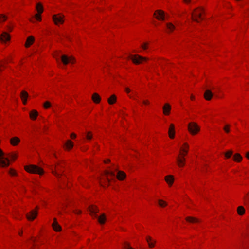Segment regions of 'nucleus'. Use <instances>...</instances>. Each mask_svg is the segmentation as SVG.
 Returning a JSON list of instances; mask_svg holds the SVG:
<instances>
[{"label": "nucleus", "instance_id": "1", "mask_svg": "<svg viewBox=\"0 0 249 249\" xmlns=\"http://www.w3.org/2000/svg\"><path fill=\"white\" fill-rule=\"evenodd\" d=\"M25 168L26 171L31 173L38 174L41 175L44 172L42 168L35 165L26 166Z\"/></svg>", "mask_w": 249, "mask_h": 249}, {"label": "nucleus", "instance_id": "2", "mask_svg": "<svg viewBox=\"0 0 249 249\" xmlns=\"http://www.w3.org/2000/svg\"><path fill=\"white\" fill-rule=\"evenodd\" d=\"M202 13V9L201 8H197L195 9L192 13V20L196 21L197 22H199L198 18H200L201 20H203V18L201 16Z\"/></svg>", "mask_w": 249, "mask_h": 249}, {"label": "nucleus", "instance_id": "3", "mask_svg": "<svg viewBox=\"0 0 249 249\" xmlns=\"http://www.w3.org/2000/svg\"><path fill=\"white\" fill-rule=\"evenodd\" d=\"M128 58L131 59L133 62L135 64H141L143 61H146L147 60V58L139 55H129Z\"/></svg>", "mask_w": 249, "mask_h": 249}, {"label": "nucleus", "instance_id": "4", "mask_svg": "<svg viewBox=\"0 0 249 249\" xmlns=\"http://www.w3.org/2000/svg\"><path fill=\"white\" fill-rule=\"evenodd\" d=\"M4 153L0 149V165L2 167L8 166L9 165V160L8 157L4 156Z\"/></svg>", "mask_w": 249, "mask_h": 249}, {"label": "nucleus", "instance_id": "5", "mask_svg": "<svg viewBox=\"0 0 249 249\" xmlns=\"http://www.w3.org/2000/svg\"><path fill=\"white\" fill-rule=\"evenodd\" d=\"M61 60L63 64L65 65L69 63L73 64L75 62V59L72 56L68 57L66 55H62L60 57Z\"/></svg>", "mask_w": 249, "mask_h": 249}, {"label": "nucleus", "instance_id": "6", "mask_svg": "<svg viewBox=\"0 0 249 249\" xmlns=\"http://www.w3.org/2000/svg\"><path fill=\"white\" fill-rule=\"evenodd\" d=\"M63 18V15L60 14L54 15L53 16V21L56 25H58V24H62L64 22Z\"/></svg>", "mask_w": 249, "mask_h": 249}, {"label": "nucleus", "instance_id": "7", "mask_svg": "<svg viewBox=\"0 0 249 249\" xmlns=\"http://www.w3.org/2000/svg\"><path fill=\"white\" fill-rule=\"evenodd\" d=\"M154 15L156 16V18L158 20H164L165 19V13L164 11L161 10L156 11Z\"/></svg>", "mask_w": 249, "mask_h": 249}, {"label": "nucleus", "instance_id": "8", "mask_svg": "<svg viewBox=\"0 0 249 249\" xmlns=\"http://www.w3.org/2000/svg\"><path fill=\"white\" fill-rule=\"evenodd\" d=\"M188 129L193 135L196 134L200 130L198 125H188Z\"/></svg>", "mask_w": 249, "mask_h": 249}, {"label": "nucleus", "instance_id": "9", "mask_svg": "<svg viewBox=\"0 0 249 249\" xmlns=\"http://www.w3.org/2000/svg\"><path fill=\"white\" fill-rule=\"evenodd\" d=\"M37 215V212L35 210H32L30 212V214H26V217L29 220H34Z\"/></svg>", "mask_w": 249, "mask_h": 249}, {"label": "nucleus", "instance_id": "10", "mask_svg": "<svg viewBox=\"0 0 249 249\" xmlns=\"http://www.w3.org/2000/svg\"><path fill=\"white\" fill-rule=\"evenodd\" d=\"M10 38V37L9 35L5 32H3L0 35V39L2 42H6L9 40Z\"/></svg>", "mask_w": 249, "mask_h": 249}, {"label": "nucleus", "instance_id": "11", "mask_svg": "<svg viewBox=\"0 0 249 249\" xmlns=\"http://www.w3.org/2000/svg\"><path fill=\"white\" fill-rule=\"evenodd\" d=\"M89 211L90 214L94 216L95 217H97V213L98 212V209L95 206H91L89 207Z\"/></svg>", "mask_w": 249, "mask_h": 249}, {"label": "nucleus", "instance_id": "12", "mask_svg": "<svg viewBox=\"0 0 249 249\" xmlns=\"http://www.w3.org/2000/svg\"><path fill=\"white\" fill-rule=\"evenodd\" d=\"M171 109V106L168 103L165 104L163 107V111L164 114L165 115H168L170 114Z\"/></svg>", "mask_w": 249, "mask_h": 249}, {"label": "nucleus", "instance_id": "13", "mask_svg": "<svg viewBox=\"0 0 249 249\" xmlns=\"http://www.w3.org/2000/svg\"><path fill=\"white\" fill-rule=\"evenodd\" d=\"M213 96V93L210 89H207L204 93V98L206 100L209 101L210 100Z\"/></svg>", "mask_w": 249, "mask_h": 249}, {"label": "nucleus", "instance_id": "14", "mask_svg": "<svg viewBox=\"0 0 249 249\" xmlns=\"http://www.w3.org/2000/svg\"><path fill=\"white\" fill-rule=\"evenodd\" d=\"M28 97V93L25 91H22L20 94V97L23 103L25 105L27 103V99Z\"/></svg>", "mask_w": 249, "mask_h": 249}, {"label": "nucleus", "instance_id": "15", "mask_svg": "<svg viewBox=\"0 0 249 249\" xmlns=\"http://www.w3.org/2000/svg\"><path fill=\"white\" fill-rule=\"evenodd\" d=\"M52 226L53 228V229L56 231H59L61 230V226L58 224V222L56 221V218H54V221L53 223L52 224Z\"/></svg>", "mask_w": 249, "mask_h": 249}, {"label": "nucleus", "instance_id": "16", "mask_svg": "<svg viewBox=\"0 0 249 249\" xmlns=\"http://www.w3.org/2000/svg\"><path fill=\"white\" fill-rule=\"evenodd\" d=\"M126 174L124 172L122 171H118L116 175V178L120 180H122L125 178Z\"/></svg>", "mask_w": 249, "mask_h": 249}, {"label": "nucleus", "instance_id": "17", "mask_svg": "<svg viewBox=\"0 0 249 249\" xmlns=\"http://www.w3.org/2000/svg\"><path fill=\"white\" fill-rule=\"evenodd\" d=\"M146 240L150 248H153L154 247L156 241L153 240L149 236H147L146 237Z\"/></svg>", "mask_w": 249, "mask_h": 249}, {"label": "nucleus", "instance_id": "18", "mask_svg": "<svg viewBox=\"0 0 249 249\" xmlns=\"http://www.w3.org/2000/svg\"><path fill=\"white\" fill-rule=\"evenodd\" d=\"M175 130L174 125H170L168 129V134L170 138L172 139L174 137Z\"/></svg>", "mask_w": 249, "mask_h": 249}, {"label": "nucleus", "instance_id": "19", "mask_svg": "<svg viewBox=\"0 0 249 249\" xmlns=\"http://www.w3.org/2000/svg\"><path fill=\"white\" fill-rule=\"evenodd\" d=\"M165 180L169 186H171L174 182V177L172 175H168L165 177Z\"/></svg>", "mask_w": 249, "mask_h": 249}, {"label": "nucleus", "instance_id": "20", "mask_svg": "<svg viewBox=\"0 0 249 249\" xmlns=\"http://www.w3.org/2000/svg\"><path fill=\"white\" fill-rule=\"evenodd\" d=\"M92 99L96 104L99 103L101 101V97L98 94L95 93L92 96Z\"/></svg>", "mask_w": 249, "mask_h": 249}, {"label": "nucleus", "instance_id": "21", "mask_svg": "<svg viewBox=\"0 0 249 249\" xmlns=\"http://www.w3.org/2000/svg\"><path fill=\"white\" fill-rule=\"evenodd\" d=\"M34 37L33 36H29L25 44L26 47H29L31 44H32L34 41Z\"/></svg>", "mask_w": 249, "mask_h": 249}, {"label": "nucleus", "instance_id": "22", "mask_svg": "<svg viewBox=\"0 0 249 249\" xmlns=\"http://www.w3.org/2000/svg\"><path fill=\"white\" fill-rule=\"evenodd\" d=\"M177 162H178V165L179 166L182 167L184 165V164H185L184 163H185V158L178 157L177 159Z\"/></svg>", "mask_w": 249, "mask_h": 249}, {"label": "nucleus", "instance_id": "23", "mask_svg": "<svg viewBox=\"0 0 249 249\" xmlns=\"http://www.w3.org/2000/svg\"><path fill=\"white\" fill-rule=\"evenodd\" d=\"M20 142V139L16 137H13L10 140L11 144L14 146L17 145Z\"/></svg>", "mask_w": 249, "mask_h": 249}, {"label": "nucleus", "instance_id": "24", "mask_svg": "<svg viewBox=\"0 0 249 249\" xmlns=\"http://www.w3.org/2000/svg\"><path fill=\"white\" fill-rule=\"evenodd\" d=\"M38 115V112L36 110H33L30 112V118L32 120H35Z\"/></svg>", "mask_w": 249, "mask_h": 249}, {"label": "nucleus", "instance_id": "25", "mask_svg": "<svg viewBox=\"0 0 249 249\" xmlns=\"http://www.w3.org/2000/svg\"><path fill=\"white\" fill-rule=\"evenodd\" d=\"M186 220L190 223H196L199 221L197 218L190 216L186 217Z\"/></svg>", "mask_w": 249, "mask_h": 249}, {"label": "nucleus", "instance_id": "26", "mask_svg": "<svg viewBox=\"0 0 249 249\" xmlns=\"http://www.w3.org/2000/svg\"><path fill=\"white\" fill-rule=\"evenodd\" d=\"M237 211L239 215H243L245 213V209L243 206H240L238 207Z\"/></svg>", "mask_w": 249, "mask_h": 249}, {"label": "nucleus", "instance_id": "27", "mask_svg": "<svg viewBox=\"0 0 249 249\" xmlns=\"http://www.w3.org/2000/svg\"><path fill=\"white\" fill-rule=\"evenodd\" d=\"M99 222L101 224H104L106 221V216L105 214H102L100 216L98 217Z\"/></svg>", "mask_w": 249, "mask_h": 249}, {"label": "nucleus", "instance_id": "28", "mask_svg": "<svg viewBox=\"0 0 249 249\" xmlns=\"http://www.w3.org/2000/svg\"><path fill=\"white\" fill-rule=\"evenodd\" d=\"M116 101V97L115 95H112L108 99L107 101L110 105L114 104Z\"/></svg>", "mask_w": 249, "mask_h": 249}, {"label": "nucleus", "instance_id": "29", "mask_svg": "<svg viewBox=\"0 0 249 249\" xmlns=\"http://www.w3.org/2000/svg\"><path fill=\"white\" fill-rule=\"evenodd\" d=\"M242 159V156L238 153L235 154L233 157V160L235 161L240 162L241 161Z\"/></svg>", "mask_w": 249, "mask_h": 249}, {"label": "nucleus", "instance_id": "30", "mask_svg": "<svg viewBox=\"0 0 249 249\" xmlns=\"http://www.w3.org/2000/svg\"><path fill=\"white\" fill-rule=\"evenodd\" d=\"M73 143L70 140H68L66 143L65 144V147L67 149H70L73 147Z\"/></svg>", "mask_w": 249, "mask_h": 249}, {"label": "nucleus", "instance_id": "31", "mask_svg": "<svg viewBox=\"0 0 249 249\" xmlns=\"http://www.w3.org/2000/svg\"><path fill=\"white\" fill-rule=\"evenodd\" d=\"M36 10L38 13H42L43 11V8L42 4L40 3H38L36 5Z\"/></svg>", "mask_w": 249, "mask_h": 249}, {"label": "nucleus", "instance_id": "32", "mask_svg": "<svg viewBox=\"0 0 249 249\" xmlns=\"http://www.w3.org/2000/svg\"><path fill=\"white\" fill-rule=\"evenodd\" d=\"M167 27L170 31H172L175 29V26L172 23H169L167 24Z\"/></svg>", "mask_w": 249, "mask_h": 249}, {"label": "nucleus", "instance_id": "33", "mask_svg": "<svg viewBox=\"0 0 249 249\" xmlns=\"http://www.w3.org/2000/svg\"><path fill=\"white\" fill-rule=\"evenodd\" d=\"M233 154V152L231 150H229L225 153V156L227 158H230Z\"/></svg>", "mask_w": 249, "mask_h": 249}, {"label": "nucleus", "instance_id": "34", "mask_svg": "<svg viewBox=\"0 0 249 249\" xmlns=\"http://www.w3.org/2000/svg\"><path fill=\"white\" fill-rule=\"evenodd\" d=\"M105 174L106 175H110L113 177H115V174L113 171H105Z\"/></svg>", "mask_w": 249, "mask_h": 249}, {"label": "nucleus", "instance_id": "35", "mask_svg": "<svg viewBox=\"0 0 249 249\" xmlns=\"http://www.w3.org/2000/svg\"><path fill=\"white\" fill-rule=\"evenodd\" d=\"M159 204L161 207H164L167 205L166 202L162 200H159Z\"/></svg>", "mask_w": 249, "mask_h": 249}, {"label": "nucleus", "instance_id": "36", "mask_svg": "<svg viewBox=\"0 0 249 249\" xmlns=\"http://www.w3.org/2000/svg\"><path fill=\"white\" fill-rule=\"evenodd\" d=\"M7 17L4 15H0V22L4 21L6 20Z\"/></svg>", "mask_w": 249, "mask_h": 249}, {"label": "nucleus", "instance_id": "37", "mask_svg": "<svg viewBox=\"0 0 249 249\" xmlns=\"http://www.w3.org/2000/svg\"><path fill=\"white\" fill-rule=\"evenodd\" d=\"M8 156L11 158L13 160H14L17 158V156L15 154H9Z\"/></svg>", "mask_w": 249, "mask_h": 249}, {"label": "nucleus", "instance_id": "38", "mask_svg": "<svg viewBox=\"0 0 249 249\" xmlns=\"http://www.w3.org/2000/svg\"><path fill=\"white\" fill-rule=\"evenodd\" d=\"M56 171H54L53 170V171H52V173H53L54 175H55V176H56L57 177H59V174L57 173V171H59V170H60V169H59V167H56Z\"/></svg>", "mask_w": 249, "mask_h": 249}, {"label": "nucleus", "instance_id": "39", "mask_svg": "<svg viewBox=\"0 0 249 249\" xmlns=\"http://www.w3.org/2000/svg\"><path fill=\"white\" fill-rule=\"evenodd\" d=\"M50 106H51V104L48 101H47V102H45L44 104V107L45 108H48L50 107Z\"/></svg>", "mask_w": 249, "mask_h": 249}, {"label": "nucleus", "instance_id": "40", "mask_svg": "<svg viewBox=\"0 0 249 249\" xmlns=\"http://www.w3.org/2000/svg\"><path fill=\"white\" fill-rule=\"evenodd\" d=\"M35 18H36V19L37 20H38V21H41V17L40 13L36 14L35 15Z\"/></svg>", "mask_w": 249, "mask_h": 249}, {"label": "nucleus", "instance_id": "41", "mask_svg": "<svg viewBox=\"0 0 249 249\" xmlns=\"http://www.w3.org/2000/svg\"><path fill=\"white\" fill-rule=\"evenodd\" d=\"M86 138L88 140H90L92 138V135L90 132H88L86 134Z\"/></svg>", "mask_w": 249, "mask_h": 249}, {"label": "nucleus", "instance_id": "42", "mask_svg": "<svg viewBox=\"0 0 249 249\" xmlns=\"http://www.w3.org/2000/svg\"><path fill=\"white\" fill-rule=\"evenodd\" d=\"M147 45H148V43H143V44H142L141 45V47L143 49V50H146L147 48Z\"/></svg>", "mask_w": 249, "mask_h": 249}, {"label": "nucleus", "instance_id": "43", "mask_svg": "<svg viewBox=\"0 0 249 249\" xmlns=\"http://www.w3.org/2000/svg\"><path fill=\"white\" fill-rule=\"evenodd\" d=\"M181 150L183 151L185 153H182L181 154L182 157L184 158V156H185L186 154L187 153V150L185 149H181Z\"/></svg>", "mask_w": 249, "mask_h": 249}, {"label": "nucleus", "instance_id": "44", "mask_svg": "<svg viewBox=\"0 0 249 249\" xmlns=\"http://www.w3.org/2000/svg\"><path fill=\"white\" fill-rule=\"evenodd\" d=\"M228 126L229 125H226L223 127V130L227 133L229 132V127Z\"/></svg>", "mask_w": 249, "mask_h": 249}, {"label": "nucleus", "instance_id": "45", "mask_svg": "<svg viewBox=\"0 0 249 249\" xmlns=\"http://www.w3.org/2000/svg\"><path fill=\"white\" fill-rule=\"evenodd\" d=\"M125 91L127 93H129L130 92V89L128 88H126Z\"/></svg>", "mask_w": 249, "mask_h": 249}, {"label": "nucleus", "instance_id": "46", "mask_svg": "<svg viewBox=\"0 0 249 249\" xmlns=\"http://www.w3.org/2000/svg\"><path fill=\"white\" fill-rule=\"evenodd\" d=\"M71 137L72 139H74V138H76V135L73 133L71 134Z\"/></svg>", "mask_w": 249, "mask_h": 249}, {"label": "nucleus", "instance_id": "47", "mask_svg": "<svg viewBox=\"0 0 249 249\" xmlns=\"http://www.w3.org/2000/svg\"><path fill=\"white\" fill-rule=\"evenodd\" d=\"M74 213H77V214H79V213H81V211H79V210H75V211H74Z\"/></svg>", "mask_w": 249, "mask_h": 249}, {"label": "nucleus", "instance_id": "48", "mask_svg": "<svg viewBox=\"0 0 249 249\" xmlns=\"http://www.w3.org/2000/svg\"><path fill=\"white\" fill-rule=\"evenodd\" d=\"M143 103L146 105L149 104V102L147 100H145L143 101Z\"/></svg>", "mask_w": 249, "mask_h": 249}, {"label": "nucleus", "instance_id": "49", "mask_svg": "<svg viewBox=\"0 0 249 249\" xmlns=\"http://www.w3.org/2000/svg\"><path fill=\"white\" fill-rule=\"evenodd\" d=\"M188 124H194V125H196V124H197V123H192V122H190L189 123H188Z\"/></svg>", "mask_w": 249, "mask_h": 249}, {"label": "nucleus", "instance_id": "50", "mask_svg": "<svg viewBox=\"0 0 249 249\" xmlns=\"http://www.w3.org/2000/svg\"><path fill=\"white\" fill-rule=\"evenodd\" d=\"M246 157H247L248 159H249V152H248L246 153Z\"/></svg>", "mask_w": 249, "mask_h": 249}, {"label": "nucleus", "instance_id": "51", "mask_svg": "<svg viewBox=\"0 0 249 249\" xmlns=\"http://www.w3.org/2000/svg\"><path fill=\"white\" fill-rule=\"evenodd\" d=\"M7 30L9 31H11L12 30V28L10 27V26H8L7 27Z\"/></svg>", "mask_w": 249, "mask_h": 249}, {"label": "nucleus", "instance_id": "52", "mask_svg": "<svg viewBox=\"0 0 249 249\" xmlns=\"http://www.w3.org/2000/svg\"><path fill=\"white\" fill-rule=\"evenodd\" d=\"M194 99H195V97L193 95H191V99L193 100H194Z\"/></svg>", "mask_w": 249, "mask_h": 249}, {"label": "nucleus", "instance_id": "53", "mask_svg": "<svg viewBox=\"0 0 249 249\" xmlns=\"http://www.w3.org/2000/svg\"><path fill=\"white\" fill-rule=\"evenodd\" d=\"M184 2L186 3H189L190 1V0H184Z\"/></svg>", "mask_w": 249, "mask_h": 249}, {"label": "nucleus", "instance_id": "54", "mask_svg": "<svg viewBox=\"0 0 249 249\" xmlns=\"http://www.w3.org/2000/svg\"><path fill=\"white\" fill-rule=\"evenodd\" d=\"M184 146L186 147V148L188 149L189 147L187 143H184Z\"/></svg>", "mask_w": 249, "mask_h": 249}, {"label": "nucleus", "instance_id": "55", "mask_svg": "<svg viewBox=\"0 0 249 249\" xmlns=\"http://www.w3.org/2000/svg\"><path fill=\"white\" fill-rule=\"evenodd\" d=\"M109 162V160H107L105 161V163H107Z\"/></svg>", "mask_w": 249, "mask_h": 249}, {"label": "nucleus", "instance_id": "56", "mask_svg": "<svg viewBox=\"0 0 249 249\" xmlns=\"http://www.w3.org/2000/svg\"><path fill=\"white\" fill-rule=\"evenodd\" d=\"M107 182L108 183H109V181H110V180L109 179V178H107Z\"/></svg>", "mask_w": 249, "mask_h": 249}, {"label": "nucleus", "instance_id": "57", "mask_svg": "<svg viewBox=\"0 0 249 249\" xmlns=\"http://www.w3.org/2000/svg\"><path fill=\"white\" fill-rule=\"evenodd\" d=\"M11 174L12 175H15L14 171H12L11 172Z\"/></svg>", "mask_w": 249, "mask_h": 249}, {"label": "nucleus", "instance_id": "58", "mask_svg": "<svg viewBox=\"0 0 249 249\" xmlns=\"http://www.w3.org/2000/svg\"><path fill=\"white\" fill-rule=\"evenodd\" d=\"M130 98H132L133 99H134V98H133L132 96H131V95L129 96Z\"/></svg>", "mask_w": 249, "mask_h": 249}, {"label": "nucleus", "instance_id": "59", "mask_svg": "<svg viewBox=\"0 0 249 249\" xmlns=\"http://www.w3.org/2000/svg\"><path fill=\"white\" fill-rule=\"evenodd\" d=\"M56 59L57 61H58V58L56 57Z\"/></svg>", "mask_w": 249, "mask_h": 249}]
</instances>
